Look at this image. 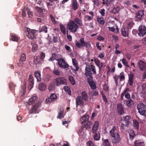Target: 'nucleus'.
<instances>
[{"label":"nucleus","mask_w":146,"mask_h":146,"mask_svg":"<svg viewBox=\"0 0 146 146\" xmlns=\"http://www.w3.org/2000/svg\"><path fill=\"white\" fill-rule=\"evenodd\" d=\"M129 30L128 29L125 27H123L121 30L122 35L124 37H126L128 36Z\"/></svg>","instance_id":"nucleus-24"},{"label":"nucleus","mask_w":146,"mask_h":146,"mask_svg":"<svg viewBox=\"0 0 146 146\" xmlns=\"http://www.w3.org/2000/svg\"><path fill=\"white\" fill-rule=\"evenodd\" d=\"M10 35L11 37L10 39V40H12V41L15 42H18L19 41V38L16 35L11 33Z\"/></svg>","instance_id":"nucleus-37"},{"label":"nucleus","mask_w":146,"mask_h":146,"mask_svg":"<svg viewBox=\"0 0 146 146\" xmlns=\"http://www.w3.org/2000/svg\"><path fill=\"white\" fill-rule=\"evenodd\" d=\"M26 55L25 53H23L20 57L19 60L17 61V64L19 67L22 66L25 64V62L26 60Z\"/></svg>","instance_id":"nucleus-7"},{"label":"nucleus","mask_w":146,"mask_h":146,"mask_svg":"<svg viewBox=\"0 0 146 146\" xmlns=\"http://www.w3.org/2000/svg\"><path fill=\"white\" fill-rule=\"evenodd\" d=\"M26 33L28 37L31 39H36L37 36V32L36 30L31 29L29 28L27 29Z\"/></svg>","instance_id":"nucleus-3"},{"label":"nucleus","mask_w":146,"mask_h":146,"mask_svg":"<svg viewBox=\"0 0 146 146\" xmlns=\"http://www.w3.org/2000/svg\"><path fill=\"white\" fill-rule=\"evenodd\" d=\"M36 11L35 12V15L43 18L45 17L46 13H45V11L44 9L37 7H36Z\"/></svg>","instance_id":"nucleus-5"},{"label":"nucleus","mask_w":146,"mask_h":146,"mask_svg":"<svg viewBox=\"0 0 146 146\" xmlns=\"http://www.w3.org/2000/svg\"><path fill=\"white\" fill-rule=\"evenodd\" d=\"M133 25V23L132 22H131L128 24L126 28L127 29H128V30L129 31V29H131Z\"/></svg>","instance_id":"nucleus-51"},{"label":"nucleus","mask_w":146,"mask_h":146,"mask_svg":"<svg viewBox=\"0 0 146 146\" xmlns=\"http://www.w3.org/2000/svg\"><path fill=\"white\" fill-rule=\"evenodd\" d=\"M102 98L106 104L108 102L107 99L105 95H102Z\"/></svg>","instance_id":"nucleus-60"},{"label":"nucleus","mask_w":146,"mask_h":146,"mask_svg":"<svg viewBox=\"0 0 146 146\" xmlns=\"http://www.w3.org/2000/svg\"><path fill=\"white\" fill-rule=\"evenodd\" d=\"M144 13L143 10L138 11L136 14L135 17L138 20H142L143 18Z\"/></svg>","instance_id":"nucleus-17"},{"label":"nucleus","mask_w":146,"mask_h":146,"mask_svg":"<svg viewBox=\"0 0 146 146\" xmlns=\"http://www.w3.org/2000/svg\"><path fill=\"white\" fill-rule=\"evenodd\" d=\"M100 138V135L99 133H96L94 137V139L95 140L98 141L99 140Z\"/></svg>","instance_id":"nucleus-50"},{"label":"nucleus","mask_w":146,"mask_h":146,"mask_svg":"<svg viewBox=\"0 0 146 146\" xmlns=\"http://www.w3.org/2000/svg\"><path fill=\"white\" fill-rule=\"evenodd\" d=\"M97 21L100 24L102 25H103L105 23V21L103 17L98 18H97Z\"/></svg>","instance_id":"nucleus-45"},{"label":"nucleus","mask_w":146,"mask_h":146,"mask_svg":"<svg viewBox=\"0 0 146 146\" xmlns=\"http://www.w3.org/2000/svg\"><path fill=\"white\" fill-rule=\"evenodd\" d=\"M57 98L56 96L54 94H51L50 97L47 98L46 100V102L47 103H49L53 101Z\"/></svg>","instance_id":"nucleus-15"},{"label":"nucleus","mask_w":146,"mask_h":146,"mask_svg":"<svg viewBox=\"0 0 146 146\" xmlns=\"http://www.w3.org/2000/svg\"><path fill=\"white\" fill-rule=\"evenodd\" d=\"M89 118V116L88 115H84L82 117H81L80 119V121L81 123L83 124L87 121Z\"/></svg>","instance_id":"nucleus-19"},{"label":"nucleus","mask_w":146,"mask_h":146,"mask_svg":"<svg viewBox=\"0 0 146 146\" xmlns=\"http://www.w3.org/2000/svg\"><path fill=\"white\" fill-rule=\"evenodd\" d=\"M133 126L134 128L136 129H138L139 124L138 121L134 119L133 120Z\"/></svg>","instance_id":"nucleus-36"},{"label":"nucleus","mask_w":146,"mask_h":146,"mask_svg":"<svg viewBox=\"0 0 146 146\" xmlns=\"http://www.w3.org/2000/svg\"><path fill=\"white\" fill-rule=\"evenodd\" d=\"M72 62L73 66L76 68L74 70V71L76 72L78 70L79 67L78 65V61L75 58H73L72 59Z\"/></svg>","instance_id":"nucleus-22"},{"label":"nucleus","mask_w":146,"mask_h":146,"mask_svg":"<svg viewBox=\"0 0 146 146\" xmlns=\"http://www.w3.org/2000/svg\"><path fill=\"white\" fill-rule=\"evenodd\" d=\"M81 96V98L84 101V102H87L88 100V96L87 93L85 91H83L81 93V95L80 96Z\"/></svg>","instance_id":"nucleus-23"},{"label":"nucleus","mask_w":146,"mask_h":146,"mask_svg":"<svg viewBox=\"0 0 146 146\" xmlns=\"http://www.w3.org/2000/svg\"><path fill=\"white\" fill-rule=\"evenodd\" d=\"M53 73L54 74L58 76H59L60 74V72H59V70L57 69H54V70H53Z\"/></svg>","instance_id":"nucleus-53"},{"label":"nucleus","mask_w":146,"mask_h":146,"mask_svg":"<svg viewBox=\"0 0 146 146\" xmlns=\"http://www.w3.org/2000/svg\"><path fill=\"white\" fill-rule=\"evenodd\" d=\"M128 133H129V138L130 140H132L136 136L135 132L133 130H130L129 131Z\"/></svg>","instance_id":"nucleus-28"},{"label":"nucleus","mask_w":146,"mask_h":146,"mask_svg":"<svg viewBox=\"0 0 146 146\" xmlns=\"http://www.w3.org/2000/svg\"><path fill=\"white\" fill-rule=\"evenodd\" d=\"M28 89L29 90H31L33 87L34 84V78L31 74H29L28 80Z\"/></svg>","instance_id":"nucleus-8"},{"label":"nucleus","mask_w":146,"mask_h":146,"mask_svg":"<svg viewBox=\"0 0 146 146\" xmlns=\"http://www.w3.org/2000/svg\"><path fill=\"white\" fill-rule=\"evenodd\" d=\"M68 79L71 84L73 85L75 84V82L73 77L72 76H69Z\"/></svg>","instance_id":"nucleus-42"},{"label":"nucleus","mask_w":146,"mask_h":146,"mask_svg":"<svg viewBox=\"0 0 146 146\" xmlns=\"http://www.w3.org/2000/svg\"><path fill=\"white\" fill-rule=\"evenodd\" d=\"M119 9L120 8L119 7H115L113 8L111 12L112 13L115 14L119 11Z\"/></svg>","instance_id":"nucleus-44"},{"label":"nucleus","mask_w":146,"mask_h":146,"mask_svg":"<svg viewBox=\"0 0 146 146\" xmlns=\"http://www.w3.org/2000/svg\"><path fill=\"white\" fill-rule=\"evenodd\" d=\"M47 27L46 26H44L40 29V32H44L45 33L47 32Z\"/></svg>","instance_id":"nucleus-46"},{"label":"nucleus","mask_w":146,"mask_h":146,"mask_svg":"<svg viewBox=\"0 0 146 146\" xmlns=\"http://www.w3.org/2000/svg\"><path fill=\"white\" fill-rule=\"evenodd\" d=\"M72 7L74 10H77L78 8V4L76 0H72Z\"/></svg>","instance_id":"nucleus-29"},{"label":"nucleus","mask_w":146,"mask_h":146,"mask_svg":"<svg viewBox=\"0 0 146 146\" xmlns=\"http://www.w3.org/2000/svg\"><path fill=\"white\" fill-rule=\"evenodd\" d=\"M134 76V74L133 73H131L129 74L128 82L130 86L133 85Z\"/></svg>","instance_id":"nucleus-18"},{"label":"nucleus","mask_w":146,"mask_h":146,"mask_svg":"<svg viewBox=\"0 0 146 146\" xmlns=\"http://www.w3.org/2000/svg\"><path fill=\"white\" fill-rule=\"evenodd\" d=\"M57 61H58V65L61 68L64 69L66 68L69 66V65L65 62V60L62 58L57 59Z\"/></svg>","instance_id":"nucleus-6"},{"label":"nucleus","mask_w":146,"mask_h":146,"mask_svg":"<svg viewBox=\"0 0 146 146\" xmlns=\"http://www.w3.org/2000/svg\"><path fill=\"white\" fill-rule=\"evenodd\" d=\"M104 143L105 145L103 146H111L110 143L108 139H106L104 140Z\"/></svg>","instance_id":"nucleus-52"},{"label":"nucleus","mask_w":146,"mask_h":146,"mask_svg":"<svg viewBox=\"0 0 146 146\" xmlns=\"http://www.w3.org/2000/svg\"><path fill=\"white\" fill-rule=\"evenodd\" d=\"M102 4L104 5L105 6L108 7L110 6L112 0H102Z\"/></svg>","instance_id":"nucleus-39"},{"label":"nucleus","mask_w":146,"mask_h":146,"mask_svg":"<svg viewBox=\"0 0 146 146\" xmlns=\"http://www.w3.org/2000/svg\"><path fill=\"white\" fill-rule=\"evenodd\" d=\"M63 113L64 110L62 108L60 109L58 112V117L59 118L61 119V117H64V115H63Z\"/></svg>","instance_id":"nucleus-41"},{"label":"nucleus","mask_w":146,"mask_h":146,"mask_svg":"<svg viewBox=\"0 0 146 146\" xmlns=\"http://www.w3.org/2000/svg\"><path fill=\"white\" fill-rule=\"evenodd\" d=\"M88 146H94V145L91 141H88L87 143Z\"/></svg>","instance_id":"nucleus-63"},{"label":"nucleus","mask_w":146,"mask_h":146,"mask_svg":"<svg viewBox=\"0 0 146 146\" xmlns=\"http://www.w3.org/2000/svg\"><path fill=\"white\" fill-rule=\"evenodd\" d=\"M52 41L54 43L57 42L58 41V37L56 36H53V37Z\"/></svg>","instance_id":"nucleus-61"},{"label":"nucleus","mask_w":146,"mask_h":146,"mask_svg":"<svg viewBox=\"0 0 146 146\" xmlns=\"http://www.w3.org/2000/svg\"><path fill=\"white\" fill-rule=\"evenodd\" d=\"M70 88L67 86H65L63 87V89L65 91L68 92L70 90Z\"/></svg>","instance_id":"nucleus-62"},{"label":"nucleus","mask_w":146,"mask_h":146,"mask_svg":"<svg viewBox=\"0 0 146 146\" xmlns=\"http://www.w3.org/2000/svg\"><path fill=\"white\" fill-rule=\"evenodd\" d=\"M46 88L45 84L43 83H40L38 85L39 89L41 91H43L45 90Z\"/></svg>","instance_id":"nucleus-35"},{"label":"nucleus","mask_w":146,"mask_h":146,"mask_svg":"<svg viewBox=\"0 0 146 146\" xmlns=\"http://www.w3.org/2000/svg\"><path fill=\"white\" fill-rule=\"evenodd\" d=\"M122 63L124 64V65L127 67H129V66L128 65V62L125 58H123L122 60Z\"/></svg>","instance_id":"nucleus-55"},{"label":"nucleus","mask_w":146,"mask_h":146,"mask_svg":"<svg viewBox=\"0 0 146 146\" xmlns=\"http://www.w3.org/2000/svg\"><path fill=\"white\" fill-rule=\"evenodd\" d=\"M134 102L131 98H129L126 101H124V103L128 107H131L134 104Z\"/></svg>","instance_id":"nucleus-21"},{"label":"nucleus","mask_w":146,"mask_h":146,"mask_svg":"<svg viewBox=\"0 0 146 146\" xmlns=\"http://www.w3.org/2000/svg\"><path fill=\"white\" fill-rule=\"evenodd\" d=\"M67 27L68 29L73 33L77 31L79 29L78 26L74 21H72L68 24Z\"/></svg>","instance_id":"nucleus-2"},{"label":"nucleus","mask_w":146,"mask_h":146,"mask_svg":"<svg viewBox=\"0 0 146 146\" xmlns=\"http://www.w3.org/2000/svg\"><path fill=\"white\" fill-rule=\"evenodd\" d=\"M34 63L36 65V66L37 67H39L41 65L42 63V60L39 56L35 57L34 58Z\"/></svg>","instance_id":"nucleus-12"},{"label":"nucleus","mask_w":146,"mask_h":146,"mask_svg":"<svg viewBox=\"0 0 146 146\" xmlns=\"http://www.w3.org/2000/svg\"><path fill=\"white\" fill-rule=\"evenodd\" d=\"M113 139H112L113 143H118L120 142L121 138L119 134L117 133L115 135V137H112Z\"/></svg>","instance_id":"nucleus-16"},{"label":"nucleus","mask_w":146,"mask_h":146,"mask_svg":"<svg viewBox=\"0 0 146 146\" xmlns=\"http://www.w3.org/2000/svg\"><path fill=\"white\" fill-rule=\"evenodd\" d=\"M117 111L118 113L120 115L123 114L124 113L123 108L121 104L120 103L117 105Z\"/></svg>","instance_id":"nucleus-20"},{"label":"nucleus","mask_w":146,"mask_h":146,"mask_svg":"<svg viewBox=\"0 0 146 146\" xmlns=\"http://www.w3.org/2000/svg\"><path fill=\"white\" fill-rule=\"evenodd\" d=\"M40 104L39 103L36 104L31 108L29 113H35L38 109L40 108Z\"/></svg>","instance_id":"nucleus-14"},{"label":"nucleus","mask_w":146,"mask_h":146,"mask_svg":"<svg viewBox=\"0 0 146 146\" xmlns=\"http://www.w3.org/2000/svg\"><path fill=\"white\" fill-rule=\"evenodd\" d=\"M99 125V122L98 121H96L94 124L93 126L92 131L93 133H95L98 129V127Z\"/></svg>","instance_id":"nucleus-25"},{"label":"nucleus","mask_w":146,"mask_h":146,"mask_svg":"<svg viewBox=\"0 0 146 146\" xmlns=\"http://www.w3.org/2000/svg\"><path fill=\"white\" fill-rule=\"evenodd\" d=\"M27 14L29 18H32L33 17V13L32 11L28 10L27 11Z\"/></svg>","instance_id":"nucleus-56"},{"label":"nucleus","mask_w":146,"mask_h":146,"mask_svg":"<svg viewBox=\"0 0 146 146\" xmlns=\"http://www.w3.org/2000/svg\"><path fill=\"white\" fill-rule=\"evenodd\" d=\"M31 44L32 46V50L33 52H35L38 49V45L36 42H32Z\"/></svg>","instance_id":"nucleus-32"},{"label":"nucleus","mask_w":146,"mask_h":146,"mask_svg":"<svg viewBox=\"0 0 146 146\" xmlns=\"http://www.w3.org/2000/svg\"><path fill=\"white\" fill-rule=\"evenodd\" d=\"M134 144L137 146H144L145 143L143 141L140 140H135L134 142Z\"/></svg>","instance_id":"nucleus-31"},{"label":"nucleus","mask_w":146,"mask_h":146,"mask_svg":"<svg viewBox=\"0 0 146 146\" xmlns=\"http://www.w3.org/2000/svg\"><path fill=\"white\" fill-rule=\"evenodd\" d=\"M94 62H95V63L98 67L100 66V64L101 62H100L99 60L98 59H95Z\"/></svg>","instance_id":"nucleus-59"},{"label":"nucleus","mask_w":146,"mask_h":146,"mask_svg":"<svg viewBox=\"0 0 146 146\" xmlns=\"http://www.w3.org/2000/svg\"><path fill=\"white\" fill-rule=\"evenodd\" d=\"M115 129L116 127L115 126H113L112 129L110 131V133L111 134V136L112 137H115V135H116V133H115Z\"/></svg>","instance_id":"nucleus-40"},{"label":"nucleus","mask_w":146,"mask_h":146,"mask_svg":"<svg viewBox=\"0 0 146 146\" xmlns=\"http://www.w3.org/2000/svg\"><path fill=\"white\" fill-rule=\"evenodd\" d=\"M93 123L92 121H88L84 125L86 129H90Z\"/></svg>","instance_id":"nucleus-34"},{"label":"nucleus","mask_w":146,"mask_h":146,"mask_svg":"<svg viewBox=\"0 0 146 146\" xmlns=\"http://www.w3.org/2000/svg\"><path fill=\"white\" fill-rule=\"evenodd\" d=\"M119 76L120 81V82L125 79V76L124 74V73L123 72H121Z\"/></svg>","instance_id":"nucleus-49"},{"label":"nucleus","mask_w":146,"mask_h":146,"mask_svg":"<svg viewBox=\"0 0 146 146\" xmlns=\"http://www.w3.org/2000/svg\"><path fill=\"white\" fill-rule=\"evenodd\" d=\"M85 71L84 74L87 78L88 82L91 88L93 90L95 89L96 88V85L93 80L92 73L91 72H92L94 74H96L95 66L92 64H86Z\"/></svg>","instance_id":"nucleus-1"},{"label":"nucleus","mask_w":146,"mask_h":146,"mask_svg":"<svg viewBox=\"0 0 146 146\" xmlns=\"http://www.w3.org/2000/svg\"><path fill=\"white\" fill-rule=\"evenodd\" d=\"M80 43L82 47H84L85 46V44L86 42L85 41L84 38H81L80 39Z\"/></svg>","instance_id":"nucleus-48"},{"label":"nucleus","mask_w":146,"mask_h":146,"mask_svg":"<svg viewBox=\"0 0 146 146\" xmlns=\"http://www.w3.org/2000/svg\"><path fill=\"white\" fill-rule=\"evenodd\" d=\"M138 112L141 115L146 116V105L143 103H139L137 106Z\"/></svg>","instance_id":"nucleus-4"},{"label":"nucleus","mask_w":146,"mask_h":146,"mask_svg":"<svg viewBox=\"0 0 146 146\" xmlns=\"http://www.w3.org/2000/svg\"><path fill=\"white\" fill-rule=\"evenodd\" d=\"M56 86L61 84H67V82L65 79L63 77H60L56 78Z\"/></svg>","instance_id":"nucleus-10"},{"label":"nucleus","mask_w":146,"mask_h":146,"mask_svg":"<svg viewBox=\"0 0 146 146\" xmlns=\"http://www.w3.org/2000/svg\"><path fill=\"white\" fill-rule=\"evenodd\" d=\"M15 85L12 82H10L9 84V86L11 91L12 92L14 91L15 87Z\"/></svg>","instance_id":"nucleus-43"},{"label":"nucleus","mask_w":146,"mask_h":146,"mask_svg":"<svg viewBox=\"0 0 146 146\" xmlns=\"http://www.w3.org/2000/svg\"><path fill=\"white\" fill-rule=\"evenodd\" d=\"M105 9H101L100 10V13L102 16H104L105 15Z\"/></svg>","instance_id":"nucleus-64"},{"label":"nucleus","mask_w":146,"mask_h":146,"mask_svg":"<svg viewBox=\"0 0 146 146\" xmlns=\"http://www.w3.org/2000/svg\"><path fill=\"white\" fill-rule=\"evenodd\" d=\"M138 34L140 37H143L146 34V27L144 25H141L139 27Z\"/></svg>","instance_id":"nucleus-9"},{"label":"nucleus","mask_w":146,"mask_h":146,"mask_svg":"<svg viewBox=\"0 0 146 146\" xmlns=\"http://www.w3.org/2000/svg\"><path fill=\"white\" fill-rule=\"evenodd\" d=\"M78 25L82 26V22L81 20L78 18H76L74 19V21Z\"/></svg>","instance_id":"nucleus-38"},{"label":"nucleus","mask_w":146,"mask_h":146,"mask_svg":"<svg viewBox=\"0 0 146 146\" xmlns=\"http://www.w3.org/2000/svg\"><path fill=\"white\" fill-rule=\"evenodd\" d=\"M45 53L42 52L40 53V57H40L41 59L42 60H43L45 58Z\"/></svg>","instance_id":"nucleus-58"},{"label":"nucleus","mask_w":146,"mask_h":146,"mask_svg":"<svg viewBox=\"0 0 146 146\" xmlns=\"http://www.w3.org/2000/svg\"><path fill=\"white\" fill-rule=\"evenodd\" d=\"M26 82L24 83V85L21 88V90L20 92V94H22L21 96H24L26 92Z\"/></svg>","instance_id":"nucleus-33"},{"label":"nucleus","mask_w":146,"mask_h":146,"mask_svg":"<svg viewBox=\"0 0 146 146\" xmlns=\"http://www.w3.org/2000/svg\"><path fill=\"white\" fill-rule=\"evenodd\" d=\"M50 17L52 22H53L54 24H56L57 23L56 21V20L55 18L53 16L50 15Z\"/></svg>","instance_id":"nucleus-57"},{"label":"nucleus","mask_w":146,"mask_h":146,"mask_svg":"<svg viewBox=\"0 0 146 146\" xmlns=\"http://www.w3.org/2000/svg\"><path fill=\"white\" fill-rule=\"evenodd\" d=\"M123 121L125 123L126 125H129L131 120V118L129 115H127L123 117Z\"/></svg>","instance_id":"nucleus-26"},{"label":"nucleus","mask_w":146,"mask_h":146,"mask_svg":"<svg viewBox=\"0 0 146 146\" xmlns=\"http://www.w3.org/2000/svg\"><path fill=\"white\" fill-rule=\"evenodd\" d=\"M138 66L142 71H145L146 70V64L142 60H140L138 62Z\"/></svg>","instance_id":"nucleus-13"},{"label":"nucleus","mask_w":146,"mask_h":146,"mask_svg":"<svg viewBox=\"0 0 146 146\" xmlns=\"http://www.w3.org/2000/svg\"><path fill=\"white\" fill-rule=\"evenodd\" d=\"M84 101L81 98V96H77L76 98V107L78 106H83L84 104Z\"/></svg>","instance_id":"nucleus-11"},{"label":"nucleus","mask_w":146,"mask_h":146,"mask_svg":"<svg viewBox=\"0 0 146 146\" xmlns=\"http://www.w3.org/2000/svg\"><path fill=\"white\" fill-rule=\"evenodd\" d=\"M91 46V44L90 41H88L86 42V44H85V46H86V47L88 49H89Z\"/></svg>","instance_id":"nucleus-54"},{"label":"nucleus","mask_w":146,"mask_h":146,"mask_svg":"<svg viewBox=\"0 0 146 146\" xmlns=\"http://www.w3.org/2000/svg\"><path fill=\"white\" fill-rule=\"evenodd\" d=\"M35 75L37 80V81L40 82L41 81L40 73L39 71L36 70L35 71Z\"/></svg>","instance_id":"nucleus-27"},{"label":"nucleus","mask_w":146,"mask_h":146,"mask_svg":"<svg viewBox=\"0 0 146 146\" xmlns=\"http://www.w3.org/2000/svg\"><path fill=\"white\" fill-rule=\"evenodd\" d=\"M60 30L61 32L64 35L66 34V29L64 27L63 25L60 24Z\"/></svg>","instance_id":"nucleus-47"},{"label":"nucleus","mask_w":146,"mask_h":146,"mask_svg":"<svg viewBox=\"0 0 146 146\" xmlns=\"http://www.w3.org/2000/svg\"><path fill=\"white\" fill-rule=\"evenodd\" d=\"M38 98V97L36 96H33L28 101V104L29 105H32L36 101Z\"/></svg>","instance_id":"nucleus-30"}]
</instances>
